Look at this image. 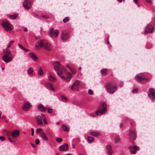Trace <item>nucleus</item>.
Here are the masks:
<instances>
[{"label": "nucleus", "instance_id": "46", "mask_svg": "<svg viewBox=\"0 0 155 155\" xmlns=\"http://www.w3.org/2000/svg\"><path fill=\"white\" fill-rule=\"evenodd\" d=\"M137 89H134L133 91H132V92L133 93H136V92H137Z\"/></svg>", "mask_w": 155, "mask_h": 155}, {"label": "nucleus", "instance_id": "3", "mask_svg": "<svg viewBox=\"0 0 155 155\" xmlns=\"http://www.w3.org/2000/svg\"><path fill=\"white\" fill-rule=\"evenodd\" d=\"M35 47L38 48L43 47L45 48L48 50V41L44 40L38 41L35 45Z\"/></svg>", "mask_w": 155, "mask_h": 155}, {"label": "nucleus", "instance_id": "23", "mask_svg": "<svg viewBox=\"0 0 155 155\" xmlns=\"http://www.w3.org/2000/svg\"><path fill=\"white\" fill-rule=\"evenodd\" d=\"M61 38L63 40H66L68 38V36L67 34H63L61 35Z\"/></svg>", "mask_w": 155, "mask_h": 155}, {"label": "nucleus", "instance_id": "12", "mask_svg": "<svg viewBox=\"0 0 155 155\" xmlns=\"http://www.w3.org/2000/svg\"><path fill=\"white\" fill-rule=\"evenodd\" d=\"M23 5L25 9H29L31 6V2L28 0H24Z\"/></svg>", "mask_w": 155, "mask_h": 155}, {"label": "nucleus", "instance_id": "63", "mask_svg": "<svg viewBox=\"0 0 155 155\" xmlns=\"http://www.w3.org/2000/svg\"><path fill=\"white\" fill-rule=\"evenodd\" d=\"M79 155H83V154H79Z\"/></svg>", "mask_w": 155, "mask_h": 155}, {"label": "nucleus", "instance_id": "6", "mask_svg": "<svg viewBox=\"0 0 155 155\" xmlns=\"http://www.w3.org/2000/svg\"><path fill=\"white\" fill-rule=\"evenodd\" d=\"M2 26L7 31H10L13 29V26L6 20L3 21Z\"/></svg>", "mask_w": 155, "mask_h": 155}, {"label": "nucleus", "instance_id": "27", "mask_svg": "<svg viewBox=\"0 0 155 155\" xmlns=\"http://www.w3.org/2000/svg\"><path fill=\"white\" fill-rule=\"evenodd\" d=\"M63 129L65 131H69V128L68 127L65 125H62Z\"/></svg>", "mask_w": 155, "mask_h": 155}, {"label": "nucleus", "instance_id": "25", "mask_svg": "<svg viewBox=\"0 0 155 155\" xmlns=\"http://www.w3.org/2000/svg\"><path fill=\"white\" fill-rule=\"evenodd\" d=\"M18 46L22 50L25 51H29V50L26 49L25 48H24L23 46L21 45L20 44H18Z\"/></svg>", "mask_w": 155, "mask_h": 155}, {"label": "nucleus", "instance_id": "48", "mask_svg": "<svg viewBox=\"0 0 155 155\" xmlns=\"http://www.w3.org/2000/svg\"><path fill=\"white\" fill-rule=\"evenodd\" d=\"M14 42V41L13 40L11 41L9 44V45H11Z\"/></svg>", "mask_w": 155, "mask_h": 155}, {"label": "nucleus", "instance_id": "26", "mask_svg": "<svg viewBox=\"0 0 155 155\" xmlns=\"http://www.w3.org/2000/svg\"><path fill=\"white\" fill-rule=\"evenodd\" d=\"M43 73L42 70L41 68L40 67L38 71V74L39 76H41L43 75Z\"/></svg>", "mask_w": 155, "mask_h": 155}, {"label": "nucleus", "instance_id": "2", "mask_svg": "<svg viewBox=\"0 0 155 155\" xmlns=\"http://www.w3.org/2000/svg\"><path fill=\"white\" fill-rule=\"evenodd\" d=\"M105 87L107 92L110 94H113L115 92L117 89L116 85L111 82L107 83Z\"/></svg>", "mask_w": 155, "mask_h": 155}, {"label": "nucleus", "instance_id": "49", "mask_svg": "<svg viewBox=\"0 0 155 155\" xmlns=\"http://www.w3.org/2000/svg\"><path fill=\"white\" fill-rule=\"evenodd\" d=\"M41 17L46 19H47L48 18V16H46L44 15H41Z\"/></svg>", "mask_w": 155, "mask_h": 155}, {"label": "nucleus", "instance_id": "52", "mask_svg": "<svg viewBox=\"0 0 155 155\" xmlns=\"http://www.w3.org/2000/svg\"><path fill=\"white\" fill-rule=\"evenodd\" d=\"M24 30L25 31H28V29L26 28H24Z\"/></svg>", "mask_w": 155, "mask_h": 155}, {"label": "nucleus", "instance_id": "34", "mask_svg": "<svg viewBox=\"0 0 155 155\" xmlns=\"http://www.w3.org/2000/svg\"><path fill=\"white\" fill-rule=\"evenodd\" d=\"M107 70L106 69H103L101 70V74L104 75L106 73Z\"/></svg>", "mask_w": 155, "mask_h": 155}, {"label": "nucleus", "instance_id": "47", "mask_svg": "<svg viewBox=\"0 0 155 155\" xmlns=\"http://www.w3.org/2000/svg\"><path fill=\"white\" fill-rule=\"evenodd\" d=\"M31 135L33 136L34 135V129L33 128H31Z\"/></svg>", "mask_w": 155, "mask_h": 155}, {"label": "nucleus", "instance_id": "21", "mask_svg": "<svg viewBox=\"0 0 155 155\" xmlns=\"http://www.w3.org/2000/svg\"><path fill=\"white\" fill-rule=\"evenodd\" d=\"M40 136L41 137L43 140H45L46 141H48V138L45 134L44 132L43 133H42V134L40 135Z\"/></svg>", "mask_w": 155, "mask_h": 155}, {"label": "nucleus", "instance_id": "54", "mask_svg": "<svg viewBox=\"0 0 155 155\" xmlns=\"http://www.w3.org/2000/svg\"><path fill=\"white\" fill-rule=\"evenodd\" d=\"M52 110V109L50 108H49V113H52V112L51 111V110Z\"/></svg>", "mask_w": 155, "mask_h": 155}, {"label": "nucleus", "instance_id": "59", "mask_svg": "<svg viewBox=\"0 0 155 155\" xmlns=\"http://www.w3.org/2000/svg\"><path fill=\"white\" fill-rule=\"evenodd\" d=\"M1 113L0 112V118H1Z\"/></svg>", "mask_w": 155, "mask_h": 155}, {"label": "nucleus", "instance_id": "33", "mask_svg": "<svg viewBox=\"0 0 155 155\" xmlns=\"http://www.w3.org/2000/svg\"><path fill=\"white\" fill-rule=\"evenodd\" d=\"M59 34V31L58 30H55L54 32V35L55 36V37H56L58 34Z\"/></svg>", "mask_w": 155, "mask_h": 155}, {"label": "nucleus", "instance_id": "43", "mask_svg": "<svg viewBox=\"0 0 155 155\" xmlns=\"http://www.w3.org/2000/svg\"><path fill=\"white\" fill-rule=\"evenodd\" d=\"M10 46H11L10 45H9L8 44V46L7 47L6 49H4V50L3 52H6V51H7V50H9V49H8L10 47Z\"/></svg>", "mask_w": 155, "mask_h": 155}, {"label": "nucleus", "instance_id": "40", "mask_svg": "<svg viewBox=\"0 0 155 155\" xmlns=\"http://www.w3.org/2000/svg\"><path fill=\"white\" fill-rule=\"evenodd\" d=\"M49 87H50L52 91H54V89L53 87L52 86L51 84L49 83Z\"/></svg>", "mask_w": 155, "mask_h": 155}, {"label": "nucleus", "instance_id": "58", "mask_svg": "<svg viewBox=\"0 0 155 155\" xmlns=\"http://www.w3.org/2000/svg\"><path fill=\"white\" fill-rule=\"evenodd\" d=\"M72 147L73 148H74V147H75V146L74 144L72 145Z\"/></svg>", "mask_w": 155, "mask_h": 155}, {"label": "nucleus", "instance_id": "41", "mask_svg": "<svg viewBox=\"0 0 155 155\" xmlns=\"http://www.w3.org/2000/svg\"><path fill=\"white\" fill-rule=\"evenodd\" d=\"M56 140L58 142H60L62 141V139L61 138H58L56 139Z\"/></svg>", "mask_w": 155, "mask_h": 155}, {"label": "nucleus", "instance_id": "22", "mask_svg": "<svg viewBox=\"0 0 155 155\" xmlns=\"http://www.w3.org/2000/svg\"><path fill=\"white\" fill-rule=\"evenodd\" d=\"M90 134L94 136L97 137L100 135V133L98 132H91Z\"/></svg>", "mask_w": 155, "mask_h": 155}, {"label": "nucleus", "instance_id": "18", "mask_svg": "<svg viewBox=\"0 0 155 155\" xmlns=\"http://www.w3.org/2000/svg\"><path fill=\"white\" fill-rule=\"evenodd\" d=\"M80 81H76L75 82L72 84L71 86V89L73 90H74L75 89V87L78 85L80 84Z\"/></svg>", "mask_w": 155, "mask_h": 155}, {"label": "nucleus", "instance_id": "61", "mask_svg": "<svg viewBox=\"0 0 155 155\" xmlns=\"http://www.w3.org/2000/svg\"><path fill=\"white\" fill-rule=\"evenodd\" d=\"M4 68H2V71H3V70H4Z\"/></svg>", "mask_w": 155, "mask_h": 155}, {"label": "nucleus", "instance_id": "31", "mask_svg": "<svg viewBox=\"0 0 155 155\" xmlns=\"http://www.w3.org/2000/svg\"><path fill=\"white\" fill-rule=\"evenodd\" d=\"M94 140V138L91 137H87V140L89 143L92 142Z\"/></svg>", "mask_w": 155, "mask_h": 155}, {"label": "nucleus", "instance_id": "38", "mask_svg": "<svg viewBox=\"0 0 155 155\" xmlns=\"http://www.w3.org/2000/svg\"><path fill=\"white\" fill-rule=\"evenodd\" d=\"M69 19L68 17H66L63 20V21L64 23H65L69 21Z\"/></svg>", "mask_w": 155, "mask_h": 155}, {"label": "nucleus", "instance_id": "60", "mask_svg": "<svg viewBox=\"0 0 155 155\" xmlns=\"http://www.w3.org/2000/svg\"><path fill=\"white\" fill-rule=\"evenodd\" d=\"M60 123L59 122H58L57 123V125H58Z\"/></svg>", "mask_w": 155, "mask_h": 155}, {"label": "nucleus", "instance_id": "15", "mask_svg": "<svg viewBox=\"0 0 155 155\" xmlns=\"http://www.w3.org/2000/svg\"><path fill=\"white\" fill-rule=\"evenodd\" d=\"M129 137L132 140H134L136 138V133L135 132L132 130L129 131Z\"/></svg>", "mask_w": 155, "mask_h": 155}, {"label": "nucleus", "instance_id": "57", "mask_svg": "<svg viewBox=\"0 0 155 155\" xmlns=\"http://www.w3.org/2000/svg\"><path fill=\"white\" fill-rule=\"evenodd\" d=\"M65 155H73L72 154L68 153V154H66Z\"/></svg>", "mask_w": 155, "mask_h": 155}, {"label": "nucleus", "instance_id": "20", "mask_svg": "<svg viewBox=\"0 0 155 155\" xmlns=\"http://www.w3.org/2000/svg\"><path fill=\"white\" fill-rule=\"evenodd\" d=\"M106 148L108 151V154L109 155H111L113 153V151L112 149V147L110 145H108L107 146Z\"/></svg>", "mask_w": 155, "mask_h": 155}, {"label": "nucleus", "instance_id": "9", "mask_svg": "<svg viewBox=\"0 0 155 155\" xmlns=\"http://www.w3.org/2000/svg\"><path fill=\"white\" fill-rule=\"evenodd\" d=\"M31 107V105L30 103L28 101L25 102L24 104L22 107V109L25 111H28Z\"/></svg>", "mask_w": 155, "mask_h": 155}, {"label": "nucleus", "instance_id": "37", "mask_svg": "<svg viewBox=\"0 0 155 155\" xmlns=\"http://www.w3.org/2000/svg\"><path fill=\"white\" fill-rule=\"evenodd\" d=\"M53 29H51L50 31H49V34H50V36L52 38L53 37Z\"/></svg>", "mask_w": 155, "mask_h": 155}, {"label": "nucleus", "instance_id": "30", "mask_svg": "<svg viewBox=\"0 0 155 155\" xmlns=\"http://www.w3.org/2000/svg\"><path fill=\"white\" fill-rule=\"evenodd\" d=\"M49 81L51 82H54L56 81V79L52 76H49Z\"/></svg>", "mask_w": 155, "mask_h": 155}, {"label": "nucleus", "instance_id": "29", "mask_svg": "<svg viewBox=\"0 0 155 155\" xmlns=\"http://www.w3.org/2000/svg\"><path fill=\"white\" fill-rule=\"evenodd\" d=\"M61 100L65 102H66L68 100V99L66 97L63 95L61 96Z\"/></svg>", "mask_w": 155, "mask_h": 155}, {"label": "nucleus", "instance_id": "24", "mask_svg": "<svg viewBox=\"0 0 155 155\" xmlns=\"http://www.w3.org/2000/svg\"><path fill=\"white\" fill-rule=\"evenodd\" d=\"M72 74L69 72H68L67 74V80H66V81L68 82L69 81L70 79L71 78Z\"/></svg>", "mask_w": 155, "mask_h": 155}, {"label": "nucleus", "instance_id": "10", "mask_svg": "<svg viewBox=\"0 0 155 155\" xmlns=\"http://www.w3.org/2000/svg\"><path fill=\"white\" fill-rule=\"evenodd\" d=\"M153 28L152 25L150 24H148L147 25L145 29V33H152L153 32Z\"/></svg>", "mask_w": 155, "mask_h": 155}, {"label": "nucleus", "instance_id": "4", "mask_svg": "<svg viewBox=\"0 0 155 155\" xmlns=\"http://www.w3.org/2000/svg\"><path fill=\"white\" fill-rule=\"evenodd\" d=\"M135 79L142 83H146L150 81V79L144 77L142 74H138L135 77Z\"/></svg>", "mask_w": 155, "mask_h": 155}, {"label": "nucleus", "instance_id": "62", "mask_svg": "<svg viewBox=\"0 0 155 155\" xmlns=\"http://www.w3.org/2000/svg\"><path fill=\"white\" fill-rule=\"evenodd\" d=\"M31 144L32 145V146H33V147H34V144H32V143H31Z\"/></svg>", "mask_w": 155, "mask_h": 155}, {"label": "nucleus", "instance_id": "36", "mask_svg": "<svg viewBox=\"0 0 155 155\" xmlns=\"http://www.w3.org/2000/svg\"><path fill=\"white\" fill-rule=\"evenodd\" d=\"M17 15H14L9 16L10 18L12 19H14L17 17Z\"/></svg>", "mask_w": 155, "mask_h": 155}, {"label": "nucleus", "instance_id": "32", "mask_svg": "<svg viewBox=\"0 0 155 155\" xmlns=\"http://www.w3.org/2000/svg\"><path fill=\"white\" fill-rule=\"evenodd\" d=\"M115 141L116 143H118L120 141V138L118 136H116L115 137Z\"/></svg>", "mask_w": 155, "mask_h": 155}, {"label": "nucleus", "instance_id": "8", "mask_svg": "<svg viewBox=\"0 0 155 155\" xmlns=\"http://www.w3.org/2000/svg\"><path fill=\"white\" fill-rule=\"evenodd\" d=\"M148 96L150 98L154 99L155 98V90L152 88H150L148 91Z\"/></svg>", "mask_w": 155, "mask_h": 155}, {"label": "nucleus", "instance_id": "16", "mask_svg": "<svg viewBox=\"0 0 155 155\" xmlns=\"http://www.w3.org/2000/svg\"><path fill=\"white\" fill-rule=\"evenodd\" d=\"M38 109L39 111L44 112L46 110V108L41 104H40L38 107Z\"/></svg>", "mask_w": 155, "mask_h": 155}, {"label": "nucleus", "instance_id": "7", "mask_svg": "<svg viewBox=\"0 0 155 155\" xmlns=\"http://www.w3.org/2000/svg\"><path fill=\"white\" fill-rule=\"evenodd\" d=\"M101 105V107L103 108V109H101L100 108V110H97L96 111V113L97 115L102 114H103L104 112H105L107 110L106 107L107 105L105 102L102 103Z\"/></svg>", "mask_w": 155, "mask_h": 155}, {"label": "nucleus", "instance_id": "5", "mask_svg": "<svg viewBox=\"0 0 155 155\" xmlns=\"http://www.w3.org/2000/svg\"><path fill=\"white\" fill-rule=\"evenodd\" d=\"M4 52L5 54L3 57V59L6 63H7L12 60L13 57L11 54L10 50H8Z\"/></svg>", "mask_w": 155, "mask_h": 155}, {"label": "nucleus", "instance_id": "1", "mask_svg": "<svg viewBox=\"0 0 155 155\" xmlns=\"http://www.w3.org/2000/svg\"><path fill=\"white\" fill-rule=\"evenodd\" d=\"M54 70L56 71L58 75L61 77V78L64 80H67V78H65L64 77L61 76L63 74V71H65V68L61 65L59 62H56L54 65Z\"/></svg>", "mask_w": 155, "mask_h": 155}, {"label": "nucleus", "instance_id": "35", "mask_svg": "<svg viewBox=\"0 0 155 155\" xmlns=\"http://www.w3.org/2000/svg\"><path fill=\"white\" fill-rule=\"evenodd\" d=\"M33 72V69L31 68H30L28 71V74H31Z\"/></svg>", "mask_w": 155, "mask_h": 155}, {"label": "nucleus", "instance_id": "19", "mask_svg": "<svg viewBox=\"0 0 155 155\" xmlns=\"http://www.w3.org/2000/svg\"><path fill=\"white\" fill-rule=\"evenodd\" d=\"M29 55L32 59L34 61H36L38 60V58L33 53H30Z\"/></svg>", "mask_w": 155, "mask_h": 155}, {"label": "nucleus", "instance_id": "56", "mask_svg": "<svg viewBox=\"0 0 155 155\" xmlns=\"http://www.w3.org/2000/svg\"><path fill=\"white\" fill-rule=\"evenodd\" d=\"M119 2H121L122 0H117Z\"/></svg>", "mask_w": 155, "mask_h": 155}, {"label": "nucleus", "instance_id": "13", "mask_svg": "<svg viewBox=\"0 0 155 155\" xmlns=\"http://www.w3.org/2000/svg\"><path fill=\"white\" fill-rule=\"evenodd\" d=\"M44 114H41L40 115H39L37 116V124L39 125L42 124L43 122L42 120L43 119V117H44Z\"/></svg>", "mask_w": 155, "mask_h": 155}, {"label": "nucleus", "instance_id": "50", "mask_svg": "<svg viewBox=\"0 0 155 155\" xmlns=\"http://www.w3.org/2000/svg\"><path fill=\"white\" fill-rule=\"evenodd\" d=\"M146 1L149 3H151L152 2L151 0H146Z\"/></svg>", "mask_w": 155, "mask_h": 155}, {"label": "nucleus", "instance_id": "53", "mask_svg": "<svg viewBox=\"0 0 155 155\" xmlns=\"http://www.w3.org/2000/svg\"><path fill=\"white\" fill-rule=\"evenodd\" d=\"M134 1L136 3H138V0H134Z\"/></svg>", "mask_w": 155, "mask_h": 155}, {"label": "nucleus", "instance_id": "51", "mask_svg": "<svg viewBox=\"0 0 155 155\" xmlns=\"http://www.w3.org/2000/svg\"><path fill=\"white\" fill-rule=\"evenodd\" d=\"M8 139L9 140V141H10L11 142H13V140L11 139L10 138H8Z\"/></svg>", "mask_w": 155, "mask_h": 155}, {"label": "nucleus", "instance_id": "45", "mask_svg": "<svg viewBox=\"0 0 155 155\" xmlns=\"http://www.w3.org/2000/svg\"><path fill=\"white\" fill-rule=\"evenodd\" d=\"M0 139L2 141H4L5 139V138L3 136H0Z\"/></svg>", "mask_w": 155, "mask_h": 155}, {"label": "nucleus", "instance_id": "39", "mask_svg": "<svg viewBox=\"0 0 155 155\" xmlns=\"http://www.w3.org/2000/svg\"><path fill=\"white\" fill-rule=\"evenodd\" d=\"M42 120H43L44 122V123L45 124H47L48 123L46 121V119L45 116L44 115Z\"/></svg>", "mask_w": 155, "mask_h": 155}, {"label": "nucleus", "instance_id": "42", "mask_svg": "<svg viewBox=\"0 0 155 155\" xmlns=\"http://www.w3.org/2000/svg\"><path fill=\"white\" fill-rule=\"evenodd\" d=\"M88 93L90 95H92L93 94V91H92V90L91 89H89L88 90Z\"/></svg>", "mask_w": 155, "mask_h": 155}, {"label": "nucleus", "instance_id": "44", "mask_svg": "<svg viewBox=\"0 0 155 155\" xmlns=\"http://www.w3.org/2000/svg\"><path fill=\"white\" fill-rule=\"evenodd\" d=\"M40 142L39 140L38 139H37L35 140V143L36 144H38Z\"/></svg>", "mask_w": 155, "mask_h": 155}, {"label": "nucleus", "instance_id": "14", "mask_svg": "<svg viewBox=\"0 0 155 155\" xmlns=\"http://www.w3.org/2000/svg\"><path fill=\"white\" fill-rule=\"evenodd\" d=\"M68 148V144L67 143H64L59 147V149L60 151H64L67 150Z\"/></svg>", "mask_w": 155, "mask_h": 155}, {"label": "nucleus", "instance_id": "28", "mask_svg": "<svg viewBox=\"0 0 155 155\" xmlns=\"http://www.w3.org/2000/svg\"><path fill=\"white\" fill-rule=\"evenodd\" d=\"M36 133L37 134H40V135L43 133L44 132L42 131V130L41 128H39L37 129L36 131Z\"/></svg>", "mask_w": 155, "mask_h": 155}, {"label": "nucleus", "instance_id": "64", "mask_svg": "<svg viewBox=\"0 0 155 155\" xmlns=\"http://www.w3.org/2000/svg\"><path fill=\"white\" fill-rule=\"evenodd\" d=\"M58 153H57L55 155H58Z\"/></svg>", "mask_w": 155, "mask_h": 155}, {"label": "nucleus", "instance_id": "17", "mask_svg": "<svg viewBox=\"0 0 155 155\" xmlns=\"http://www.w3.org/2000/svg\"><path fill=\"white\" fill-rule=\"evenodd\" d=\"M19 131L18 130H16L12 132V136L13 137H15L19 136Z\"/></svg>", "mask_w": 155, "mask_h": 155}, {"label": "nucleus", "instance_id": "55", "mask_svg": "<svg viewBox=\"0 0 155 155\" xmlns=\"http://www.w3.org/2000/svg\"><path fill=\"white\" fill-rule=\"evenodd\" d=\"M123 124H120V127H123Z\"/></svg>", "mask_w": 155, "mask_h": 155}, {"label": "nucleus", "instance_id": "11", "mask_svg": "<svg viewBox=\"0 0 155 155\" xmlns=\"http://www.w3.org/2000/svg\"><path fill=\"white\" fill-rule=\"evenodd\" d=\"M129 148L132 154H135L137 150H139V147L136 146H130L129 147Z\"/></svg>", "mask_w": 155, "mask_h": 155}]
</instances>
